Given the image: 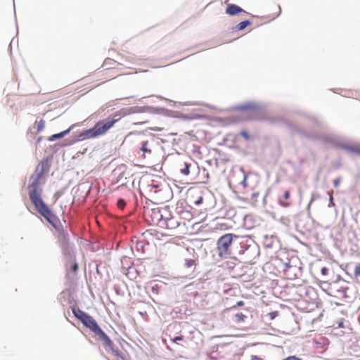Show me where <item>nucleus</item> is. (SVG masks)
I'll return each instance as SVG.
<instances>
[{"instance_id": "obj_12", "label": "nucleus", "mask_w": 360, "mask_h": 360, "mask_svg": "<svg viewBox=\"0 0 360 360\" xmlns=\"http://www.w3.org/2000/svg\"><path fill=\"white\" fill-rule=\"evenodd\" d=\"M80 322L84 325V326L92 331L95 335L102 330L96 321L89 314H87Z\"/></svg>"}, {"instance_id": "obj_21", "label": "nucleus", "mask_w": 360, "mask_h": 360, "mask_svg": "<svg viewBox=\"0 0 360 360\" xmlns=\"http://www.w3.org/2000/svg\"><path fill=\"white\" fill-rule=\"evenodd\" d=\"M193 160L189 159V162H184L183 164V167L180 169L181 173L185 176H187L190 173V167L192 165Z\"/></svg>"}, {"instance_id": "obj_30", "label": "nucleus", "mask_w": 360, "mask_h": 360, "mask_svg": "<svg viewBox=\"0 0 360 360\" xmlns=\"http://www.w3.org/2000/svg\"><path fill=\"white\" fill-rule=\"evenodd\" d=\"M349 290L348 287H342L341 288L337 290V292L340 294V295L343 298H347L348 295H347V291Z\"/></svg>"}, {"instance_id": "obj_28", "label": "nucleus", "mask_w": 360, "mask_h": 360, "mask_svg": "<svg viewBox=\"0 0 360 360\" xmlns=\"http://www.w3.org/2000/svg\"><path fill=\"white\" fill-rule=\"evenodd\" d=\"M69 264L70 265V270L72 272L75 273L78 270V264L75 261V258L73 259V260L72 262H70L69 260L67 261L66 266H68Z\"/></svg>"}, {"instance_id": "obj_18", "label": "nucleus", "mask_w": 360, "mask_h": 360, "mask_svg": "<svg viewBox=\"0 0 360 360\" xmlns=\"http://www.w3.org/2000/svg\"><path fill=\"white\" fill-rule=\"evenodd\" d=\"M290 198V191H285L283 195L278 198V204L283 207H288L291 205L292 202L288 201Z\"/></svg>"}, {"instance_id": "obj_45", "label": "nucleus", "mask_w": 360, "mask_h": 360, "mask_svg": "<svg viewBox=\"0 0 360 360\" xmlns=\"http://www.w3.org/2000/svg\"><path fill=\"white\" fill-rule=\"evenodd\" d=\"M283 360H302V359L295 356H290Z\"/></svg>"}, {"instance_id": "obj_2", "label": "nucleus", "mask_w": 360, "mask_h": 360, "mask_svg": "<svg viewBox=\"0 0 360 360\" xmlns=\"http://www.w3.org/2000/svg\"><path fill=\"white\" fill-rule=\"evenodd\" d=\"M28 188L30 189V199L34 205L36 210L54 227L56 230H59V226H61L60 224L59 219L42 200L41 196V190L39 192V188Z\"/></svg>"}, {"instance_id": "obj_3", "label": "nucleus", "mask_w": 360, "mask_h": 360, "mask_svg": "<svg viewBox=\"0 0 360 360\" xmlns=\"http://www.w3.org/2000/svg\"><path fill=\"white\" fill-rule=\"evenodd\" d=\"M56 231L58 232V242L61 248L62 253L67 260L72 262L75 257V254L73 244H71L70 242V236L62 226H60L59 230Z\"/></svg>"}, {"instance_id": "obj_23", "label": "nucleus", "mask_w": 360, "mask_h": 360, "mask_svg": "<svg viewBox=\"0 0 360 360\" xmlns=\"http://www.w3.org/2000/svg\"><path fill=\"white\" fill-rule=\"evenodd\" d=\"M197 262L198 257L195 259H186L184 266L187 269H193V271L197 264Z\"/></svg>"}, {"instance_id": "obj_52", "label": "nucleus", "mask_w": 360, "mask_h": 360, "mask_svg": "<svg viewBox=\"0 0 360 360\" xmlns=\"http://www.w3.org/2000/svg\"><path fill=\"white\" fill-rule=\"evenodd\" d=\"M54 195L57 196V198H58L60 196V194L58 192H56Z\"/></svg>"}, {"instance_id": "obj_17", "label": "nucleus", "mask_w": 360, "mask_h": 360, "mask_svg": "<svg viewBox=\"0 0 360 360\" xmlns=\"http://www.w3.org/2000/svg\"><path fill=\"white\" fill-rule=\"evenodd\" d=\"M75 126H76V124H72L68 129L64 130L60 133L54 134L51 135V136H49L48 138V141H54L57 139L63 138L67 134H68L71 131V130H72L75 128Z\"/></svg>"}, {"instance_id": "obj_10", "label": "nucleus", "mask_w": 360, "mask_h": 360, "mask_svg": "<svg viewBox=\"0 0 360 360\" xmlns=\"http://www.w3.org/2000/svg\"><path fill=\"white\" fill-rule=\"evenodd\" d=\"M262 244L266 249L278 250L281 247L278 238L274 235H264L262 237Z\"/></svg>"}, {"instance_id": "obj_54", "label": "nucleus", "mask_w": 360, "mask_h": 360, "mask_svg": "<svg viewBox=\"0 0 360 360\" xmlns=\"http://www.w3.org/2000/svg\"><path fill=\"white\" fill-rule=\"evenodd\" d=\"M100 110L103 111V110H104V109L101 108V109L99 110V111H100Z\"/></svg>"}, {"instance_id": "obj_16", "label": "nucleus", "mask_w": 360, "mask_h": 360, "mask_svg": "<svg viewBox=\"0 0 360 360\" xmlns=\"http://www.w3.org/2000/svg\"><path fill=\"white\" fill-rule=\"evenodd\" d=\"M240 13H244L247 15H249V13L246 12L242 8H240L239 6L236 4H229L226 7V13L231 16L236 15Z\"/></svg>"}, {"instance_id": "obj_51", "label": "nucleus", "mask_w": 360, "mask_h": 360, "mask_svg": "<svg viewBox=\"0 0 360 360\" xmlns=\"http://www.w3.org/2000/svg\"><path fill=\"white\" fill-rule=\"evenodd\" d=\"M313 200H314V198H311V200H310V202H309V205H308V206H307V208H308V209L309 208V207H310V205H311V202H313Z\"/></svg>"}, {"instance_id": "obj_13", "label": "nucleus", "mask_w": 360, "mask_h": 360, "mask_svg": "<svg viewBox=\"0 0 360 360\" xmlns=\"http://www.w3.org/2000/svg\"><path fill=\"white\" fill-rule=\"evenodd\" d=\"M336 146L339 148L345 150L349 153L360 155V143H359L347 144L339 142L336 143Z\"/></svg>"}, {"instance_id": "obj_38", "label": "nucleus", "mask_w": 360, "mask_h": 360, "mask_svg": "<svg viewBox=\"0 0 360 360\" xmlns=\"http://www.w3.org/2000/svg\"><path fill=\"white\" fill-rule=\"evenodd\" d=\"M240 136L243 137L246 141H248L250 139V135L247 131H242L240 132Z\"/></svg>"}, {"instance_id": "obj_37", "label": "nucleus", "mask_w": 360, "mask_h": 360, "mask_svg": "<svg viewBox=\"0 0 360 360\" xmlns=\"http://www.w3.org/2000/svg\"><path fill=\"white\" fill-rule=\"evenodd\" d=\"M125 205H126V202H125L124 200L122 198H119L117 200V206L120 208L122 209L125 207Z\"/></svg>"}, {"instance_id": "obj_27", "label": "nucleus", "mask_w": 360, "mask_h": 360, "mask_svg": "<svg viewBox=\"0 0 360 360\" xmlns=\"http://www.w3.org/2000/svg\"><path fill=\"white\" fill-rule=\"evenodd\" d=\"M148 141H145L141 142V146L140 148V150L143 152L144 153H151L150 148H148Z\"/></svg>"}, {"instance_id": "obj_7", "label": "nucleus", "mask_w": 360, "mask_h": 360, "mask_svg": "<svg viewBox=\"0 0 360 360\" xmlns=\"http://www.w3.org/2000/svg\"><path fill=\"white\" fill-rule=\"evenodd\" d=\"M95 336L98 340L103 342V346L106 351H111L118 359L124 360V354L115 347L113 342L103 330H101Z\"/></svg>"}, {"instance_id": "obj_5", "label": "nucleus", "mask_w": 360, "mask_h": 360, "mask_svg": "<svg viewBox=\"0 0 360 360\" xmlns=\"http://www.w3.org/2000/svg\"><path fill=\"white\" fill-rule=\"evenodd\" d=\"M51 157H47L42 159L40 163L37 167L35 172L31 175V183L28 188H39V180L42 175L50 168V160Z\"/></svg>"}, {"instance_id": "obj_6", "label": "nucleus", "mask_w": 360, "mask_h": 360, "mask_svg": "<svg viewBox=\"0 0 360 360\" xmlns=\"http://www.w3.org/2000/svg\"><path fill=\"white\" fill-rule=\"evenodd\" d=\"M168 206L156 207L145 211V216L150 220V223L161 228L164 218L166 217Z\"/></svg>"}, {"instance_id": "obj_46", "label": "nucleus", "mask_w": 360, "mask_h": 360, "mask_svg": "<svg viewBox=\"0 0 360 360\" xmlns=\"http://www.w3.org/2000/svg\"><path fill=\"white\" fill-rule=\"evenodd\" d=\"M277 315H278L277 311H272V312L269 313V316H271V319H274Z\"/></svg>"}, {"instance_id": "obj_53", "label": "nucleus", "mask_w": 360, "mask_h": 360, "mask_svg": "<svg viewBox=\"0 0 360 360\" xmlns=\"http://www.w3.org/2000/svg\"><path fill=\"white\" fill-rule=\"evenodd\" d=\"M96 271H97L98 274H99V270H98V266L96 267Z\"/></svg>"}, {"instance_id": "obj_19", "label": "nucleus", "mask_w": 360, "mask_h": 360, "mask_svg": "<svg viewBox=\"0 0 360 360\" xmlns=\"http://www.w3.org/2000/svg\"><path fill=\"white\" fill-rule=\"evenodd\" d=\"M133 113L152 112L153 108L150 106H134L130 109Z\"/></svg>"}, {"instance_id": "obj_40", "label": "nucleus", "mask_w": 360, "mask_h": 360, "mask_svg": "<svg viewBox=\"0 0 360 360\" xmlns=\"http://www.w3.org/2000/svg\"><path fill=\"white\" fill-rule=\"evenodd\" d=\"M171 340L174 343H178L179 341L183 340V336L182 335H176V336L171 338Z\"/></svg>"}, {"instance_id": "obj_43", "label": "nucleus", "mask_w": 360, "mask_h": 360, "mask_svg": "<svg viewBox=\"0 0 360 360\" xmlns=\"http://www.w3.org/2000/svg\"><path fill=\"white\" fill-rule=\"evenodd\" d=\"M341 181V177H338L333 180V185L335 187H338Z\"/></svg>"}, {"instance_id": "obj_31", "label": "nucleus", "mask_w": 360, "mask_h": 360, "mask_svg": "<svg viewBox=\"0 0 360 360\" xmlns=\"http://www.w3.org/2000/svg\"><path fill=\"white\" fill-rule=\"evenodd\" d=\"M240 171L243 173V180L240 181V184L243 186V188L247 187V178L248 175L246 174L245 172L244 171L243 168H240Z\"/></svg>"}, {"instance_id": "obj_22", "label": "nucleus", "mask_w": 360, "mask_h": 360, "mask_svg": "<svg viewBox=\"0 0 360 360\" xmlns=\"http://www.w3.org/2000/svg\"><path fill=\"white\" fill-rule=\"evenodd\" d=\"M247 318L248 316L241 312L236 313L233 315V321L236 323H244Z\"/></svg>"}, {"instance_id": "obj_9", "label": "nucleus", "mask_w": 360, "mask_h": 360, "mask_svg": "<svg viewBox=\"0 0 360 360\" xmlns=\"http://www.w3.org/2000/svg\"><path fill=\"white\" fill-rule=\"evenodd\" d=\"M248 236H236L234 243L232 248L231 259H236L237 256H243L245 247L244 243L248 242Z\"/></svg>"}, {"instance_id": "obj_34", "label": "nucleus", "mask_w": 360, "mask_h": 360, "mask_svg": "<svg viewBox=\"0 0 360 360\" xmlns=\"http://www.w3.org/2000/svg\"><path fill=\"white\" fill-rule=\"evenodd\" d=\"M327 193L329 195L328 207H334L335 206V202H334V198H333V191H328Z\"/></svg>"}, {"instance_id": "obj_33", "label": "nucleus", "mask_w": 360, "mask_h": 360, "mask_svg": "<svg viewBox=\"0 0 360 360\" xmlns=\"http://www.w3.org/2000/svg\"><path fill=\"white\" fill-rule=\"evenodd\" d=\"M36 123L37 131H42L45 126V122L43 120H40L39 121H37Z\"/></svg>"}, {"instance_id": "obj_42", "label": "nucleus", "mask_w": 360, "mask_h": 360, "mask_svg": "<svg viewBox=\"0 0 360 360\" xmlns=\"http://www.w3.org/2000/svg\"><path fill=\"white\" fill-rule=\"evenodd\" d=\"M113 289L115 290V291L116 292V293L117 295H120L121 294V287L120 285H115L114 287H113Z\"/></svg>"}, {"instance_id": "obj_20", "label": "nucleus", "mask_w": 360, "mask_h": 360, "mask_svg": "<svg viewBox=\"0 0 360 360\" xmlns=\"http://www.w3.org/2000/svg\"><path fill=\"white\" fill-rule=\"evenodd\" d=\"M72 313L76 319L81 321L88 314L85 311L76 309L75 307H72Z\"/></svg>"}, {"instance_id": "obj_15", "label": "nucleus", "mask_w": 360, "mask_h": 360, "mask_svg": "<svg viewBox=\"0 0 360 360\" xmlns=\"http://www.w3.org/2000/svg\"><path fill=\"white\" fill-rule=\"evenodd\" d=\"M234 109L238 111H257L261 109L259 103L255 102H248L243 104L238 105L234 107Z\"/></svg>"}, {"instance_id": "obj_50", "label": "nucleus", "mask_w": 360, "mask_h": 360, "mask_svg": "<svg viewBox=\"0 0 360 360\" xmlns=\"http://www.w3.org/2000/svg\"><path fill=\"white\" fill-rule=\"evenodd\" d=\"M158 186H159V185L157 184H150V187H152V188H158Z\"/></svg>"}, {"instance_id": "obj_41", "label": "nucleus", "mask_w": 360, "mask_h": 360, "mask_svg": "<svg viewBox=\"0 0 360 360\" xmlns=\"http://www.w3.org/2000/svg\"><path fill=\"white\" fill-rule=\"evenodd\" d=\"M203 202V198L202 196H199L195 201L194 204L197 206L201 205Z\"/></svg>"}, {"instance_id": "obj_49", "label": "nucleus", "mask_w": 360, "mask_h": 360, "mask_svg": "<svg viewBox=\"0 0 360 360\" xmlns=\"http://www.w3.org/2000/svg\"><path fill=\"white\" fill-rule=\"evenodd\" d=\"M128 259H129V258H128V257H123V258L121 259V262H122V264L124 265V262L125 261H127Z\"/></svg>"}, {"instance_id": "obj_48", "label": "nucleus", "mask_w": 360, "mask_h": 360, "mask_svg": "<svg viewBox=\"0 0 360 360\" xmlns=\"http://www.w3.org/2000/svg\"><path fill=\"white\" fill-rule=\"evenodd\" d=\"M343 325H344V323H343L342 321H340V322H338V328H343V327H344V326H343Z\"/></svg>"}, {"instance_id": "obj_14", "label": "nucleus", "mask_w": 360, "mask_h": 360, "mask_svg": "<svg viewBox=\"0 0 360 360\" xmlns=\"http://www.w3.org/2000/svg\"><path fill=\"white\" fill-rule=\"evenodd\" d=\"M284 274L288 279L295 280L302 275V268L295 264L293 266H289L288 269H285Z\"/></svg>"}, {"instance_id": "obj_39", "label": "nucleus", "mask_w": 360, "mask_h": 360, "mask_svg": "<svg viewBox=\"0 0 360 360\" xmlns=\"http://www.w3.org/2000/svg\"><path fill=\"white\" fill-rule=\"evenodd\" d=\"M160 286L158 284H155L151 287V291L153 294H158L159 292Z\"/></svg>"}, {"instance_id": "obj_32", "label": "nucleus", "mask_w": 360, "mask_h": 360, "mask_svg": "<svg viewBox=\"0 0 360 360\" xmlns=\"http://www.w3.org/2000/svg\"><path fill=\"white\" fill-rule=\"evenodd\" d=\"M309 119L313 122L314 123L316 126L318 127H323V124L321 122V121L317 118L316 117H314V116H309Z\"/></svg>"}, {"instance_id": "obj_11", "label": "nucleus", "mask_w": 360, "mask_h": 360, "mask_svg": "<svg viewBox=\"0 0 360 360\" xmlns=\"http://www.w3.org/2000/svg\"><path fill=\"white\" fill-rule=\"evenodd\" d=\"M179 226L178 220L172 215V212L168 208L166 217L164 218L163 223L161 225L162 229H174Z\"/></svg>"}, {"instance_id": "obj_29", "label": "nucleus", "mask_w": 360, "mask_h": 360, "mask_svg": "<svg viewBox=\"0 0 360 360\" xmlns=\"http://www.w3.org/2000/svg\"><path fill=\"white\" fill-rule=\"evenodd\" d=\"M146 244V243L143 240H137L136 243V249L137 251H141L142 252H144Z\"/></svg>"}, {"instance_id": "obj_8", "label": "nucleus", "mask_w": 360, "mask_h": 360, "mask_svg": "<svg viewBox=\"0 0 360 360\" xmlns=\"http://www.w3.org/2000/svg\"><path fill=\"white\" fill-rule=\"evenodd\" d=\"M245 249L243 256V259L247 262H251L259 257V246L250 237L248 239V242L243 244Z\"/></svg>"}, {"instance_id": "obj_47", "label": "nucleus", "mask_w": 360, "mask_h": 360, "mask_svg": "<svg viewBox=\"0 0 360 360\" xmlns=\"http://www.w3.org/2000/svg\"><path fill=\"white\" fill-rule=\"evenodd\" d=\"M251 360H262V359L257 356H252Z\"/></svg>"}, {"instance_id": "obj_1", "label": "nucleus", "mask_w": 360, "mask_h": 360, "mask_svg": "<svg viewBox=\"0 0 360 360\" xmlns=\"http://www.w3.org/2000/svg\"><path fill=\"white\" fill-rule=\"evenodd\" d=\"M120 120V118H113L104 122L103 120L97 122L95 125L82 131L73 134L70 141L65 140L67 143L65 146H71L78 141H84L88 139H94L105 134L113 125Z\"/></svg>"}, {"instance_id": "obj_4", "label": "nucleus", "mask_w": 360, "mask_h": 360, "mask_svg": "<svg viewBox=\"0 0 360 360\" xmlns=\"http://www.w3.org/2000/svg\"><path fill=\"white\" fill-rule=\"evenodd\" d=\"M236 236V235L233 233H226L217 240V245L220 257L231 259Z\"/></svg>"}, {"instance_id": "obj_24", "label": "nucleus", "mask_w": 360, "mask_h": 360, "mask_svg": "<svg viewBox=\"0 0 360 360\" xmlns=\"http://www.w3.org/2000/svg\"><path fill=\"white\" fill-rule=\"evenodd\" d=\"M297 262V258H286V262L283 263V272L285 273V269H288L289 266H293Z\"/></svg>"}, {"instance_id": "obj_35", "label": "nucleus", "mask_w": 360, "mask_h": 360, "mask_svg": "<svg viewBox=\"0 0 360 360\" xmlns=\"http://www.w3.org/2000/svg\"><path fill=\"white\" fill-rule=\"evenodd\" d=\"M354 276L357 279V282L360 283V281H359L360 279V264L355 266Z\"/></svg>"}, {"instance_id": "obj_26", "label": "nucleus", "mask_w": 360, "mask_h": 360, "mask_svg": "<svg viewBox=\"0 0 360 360\" xmlns=\"http://www.w3.org/2000/svg\"><path fill=\"white\" fill-rule=\"evenodd\" d=\"M297 132L300 133L301 135H302L308 139H316L318 137L316 134L307 132L302 129H298Z\"/></svg>"}, {"instance_id": "obj_36", "label": "nucleus", "mask_w": 360, "mask_h": 360, "mask_svg": "<svg viewBox=\"0 0 360 360\" xmlns=\"http://www.w3.org/2000/svg\"><path fill=\"white\" fill-rule=\"evenodd\" d=\"M243 305H244V302L240 300V301L237 302L236 304H235L233 307H230L229 309V310L232 311V310H234V309H237L238 307H242Z\"/></svg>"}, {"instance_id": "obj_44", "label": "nucleus", "mask_w": 360, "mask_h": 360, "mask_svg": "<svg viewBox=\"0 0 360 360\" xmlns=\"http://www.w3.org/2000/svg\"><path fill=\"white\" fill-rule=\"evenodd\" d=\"M321 273L323 276H326L328 273V269L327 267H322L321 269Z\"/></svg>"}, {"instance_id": "obj_25", "label": "nucleus", "mask_w": 360, "mask_h": 360, "mask_svg": "<svg viewBox=\"0 0 360 360\" xmlns=\"http://www.w3.org/2000/svg\"><path fill=\"white\" fill-rule=\"evenodd\" d=\"M252 24V21L250 20H245L240 22H239L236 27L235 30L240 31L244 30L248 25Z\"/></svg>"}]
</instances>
